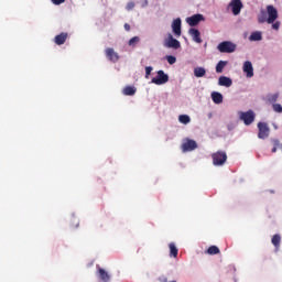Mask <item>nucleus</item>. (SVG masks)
I'll use <instances>...</instances> for the list:
<instances>
[{
    "label": "nucleus",
    "instance_id": "nucleus-1",
    "mask_svg": "<svg viewBox=\"0 0 282 282\" xmlns=\"http://www.w3.org/2000/svg\"><path fill=\"white\" fill-rule=\"evenodd\" d=\"M217 50L220 54H232L237 50V44L230 41H224L217 45Z\"/></svg>",
    "mask_w": 282,
    "mask_h": 282
},
{
    "label": "nucleus",
    "instance_id": "nucleus-2",
    "mask_svg": "<svg viewBox=\"0 0 282 282\" xmlns=\"http://www.w3.org/2000/svg\"><path fill=\"white\" fill-rule=\"evenodd\" d=\"M212 160L214 166H224L226 164V160H228V155L224 151H217L212 154Z\"/></svg>",
    "mask_w": 282,
    "mask_h": 282
},
{
    "label": "nucleus",
    "instance_id": "nucleus-3",
    "mask_svg": "<svg viewBox=\"0 0 282 282\" xmlns=\"http://www.w3.org/2000/svg\"><path fill=\"white\" fill-rule=\"evenodd\" d=\"M163 45L164 47H169L172 50H180V47H182L180 41L175 40V37H173V34L171 33H169L167 39L164 40Z\"/></svg>",
    "mask_w": 282,
    "mask_h": 282
},
{
    "label": "nucleus",
    "instance_id": "nucleus-4",
    "mask_svg": "<svg viewBox=\"0 0 282 282\" xmlns=\"http://www.w3.org/2000/svg\"><path fill=\"white\" fill-rule=\"evenodd\" d=\"M267 14H268L267 23L269 24L274 23V21L279 19V11L272 4L267 6Z\"/></svg>",
    "mask_w": 282,
    "mask_h": 282
},
{
    "label": "nucleus",
    "instance_id": "nucleus-5",
    "mask_svg": "<svg viewBox=\"0 0 282 282\" xmlns=\"http://www.w3.org/2000/svg\"><path fill=\"white\" fill-rule=\"evenodd\" d=\"M258 129H259L258 138L260 140H265V138L270 137V127H268V123L259 122L258 123Z\"/></svg>",
    "mask_w": 282,
    "mask_h": 282
},
{
    "label": "nucleus",
    "instance_id": "nucleus-6",
    "mask_svg": "<svg viewBox=\"0 0 282 282\" xmlns=\"http://www.w3.org/2000/svg\"><path fill=\"white\" fill-rule=\"evenodd\" d=\"M229 8H231V12L235 17H239L241 10H243V2H241V0H231Z\"/></svg>",
    "mask_w": 282,
    "mask_h": 282
},
{
    "label": "nucleus",
    "instance_id": "nucleus-7",
    "mask_svg": "<svg viewBox=\"0 0 282 282\" xmlns=\"http://www.w3.org/2000/svg\"><path fill=\"white\" fill-rule=\"evenodd\" d=\"M169 82V76L164 73V70H158L156 77L152 78L151 83L153 85H166Z\"/></svg>",
    "mask_w": 282,
    "mask_h": 282
},
{
    "label": "nucleus",
    "instance_id": "nucleus-8",
    "mask_svg": "<svg viewBox=\"0 0 282 282\" xmlns=\"http://www.w3.org/2000/svg\"><path fill=\"white\" fill-rule=\"evenodd\" d=\"M240 120H242L243 123L249 127V124L254 122V111L248 110L246 112H240Z\"/></svg>",
    "mask_w": 282,
    "mask_h": 282
},
{
    "label": "nucleus",
    "instance_id": "nucleus-9",
    "mask_svg": "<svg viewBox=\"0 0 282 282\" xmlns=\"http://www.w3.org/2000/svg\"><path fill=\"white\" fill-rule=\"evenodd\" d=\"M197 149V142L193 139H186L182 144L183 153H188V151H195Z\"/></svg>",
    "mask_w": 282,
    "mask_h": 282
},
{
    "label": "nucleus",
    "instance_id": "nucleus-10",
    "mask_svg": "<svg viewBox=\"0 0 282 282\" xmlns=\"http://www.w3.org/2000/svg\"><path fill=\"white\" fill-rule=\"evenodd\" d=\"M200 21H206L203 14H194L186 19V23L191 25V28H195V25H199Z\"/></svg>",
    "mask_w": 282,
    "mask_h": 282
},
{
    "label": "nucleus",
    "instance_id": "nucleus-11",
    "mask_svg": "<svg viewBox=\"0 0 282 282\" xmlns=\"http://www.w3.org/2000/svg\"><path fill=\"white\" fill-rule=\"evenodd\" d=\"M105 54L106 58L111 61V63H118V61H120V55H118V53L112 47L106 48Z\"/></svg>",
    "mask_w": 282,
    "mask_h": 282
},
{
    "label": "nucleus",
    "instance_id": "nucleus-12",
    "mask_svg": "<svg viewBox=\"0 0 282 282\" xmlns=\"http://www.w3.org/2000/svg\"><path fill=\"white\" fill-rule=\"evenodd\" d=\"M243 73L246 74L247 78H252L254 76V68L252 67V62L246 61L243 63Z\"/></svg>",
    "mask_w": 282,
    "mask_h": 282
},
{
    "label": "nucleus",
    "instance_id": "nucleus-13",
    "mask_svg": "<svg viewBox=\"0 0 282 282\" xmlns=\"http://www.w3.org/2000/svg\"><path fill=\"white\" fill-rule=\"evenodd\" d=\"M172 30L175 36H182V19L177 18L173 21Z\"/></svg>",
    "mask_w": 282,
    "mask_h": 282
},
{
    "label": "nucleus",
    "instance_id": "nucleus-14",
    "mask_svg": "<svg viewBox=\"0 0 282 282\" xmlns=\"http://www.w3.org/2000/svg\"><path fill=\"white\" fill-rule=\"evenodd\" d=\"M69 37V34L62 32L54 37L55 45H65V41Z\"/></svg>",
    "mask_w": 282,
    "mask_h": 282
},
{
    "label": "nucleus",
    "instance_id": "nucleus-15",
    "mask_svg": "<svg viewBox=\"0 0 282 282\" xmlns=\"http://www.w3.org/2000/svg\"><path fill=\"white\" fill-rule=\"evenodd\" d=\"M189 36H192L195 43H202V33L197 29H189Z\"/></svg>",
    "mask_w": 282,
    "mask_h": 282
},
{
    "label": "nucleus",
    "instance_id": "nucleus-16",
    "mask_svg": "<svg viewBox=\"0 0 282 282\" xmlns=\"http://www.w3.org/2000/svg\"><path fill=\"white\" fill-rule=\"evenodd\" d=\"M218 85L220 87H232V79L226 76H220L218 79Z\"/></svg>",
    "mask_w": 282,
    "mask_h": 282
},
{
    "label": "nucleus",
    "instance_id": "nucleus-17",
    "mask_svg": "<svg viewBox=\"0 0 282 282\" xmlns=\"http://www.w3.org/2000/svg\"><path fill=\"white\" fill-rule=\"evenodd\" d=\"M98 274H99L100 281H102V282L111 281V276L109 275V273L107 271H105V269L98 267Z\"/></svg>",
    "mask_w": 282,
    "mask_h": 282
},
{
    "label": "nucleus",
    "instance_id": "nucleus-18",
    "mask_svg": "<svg viewBox=\"0 0 282 282\" xmlns=\"http://www.w3.org/2000/svg\"><path fill=\"white\" fill-rule=\"evenodd\" d=\"M212 100L215 105H221V102H224V95H221V93L214 91L212 93Z\"/></svg>",
    "mask_w": 282,
    "mask_h": 282
},
{
    "label": "nucleus",
    "instance_id": "nucleus-19",
    "mask_svg": "<svg viewBox=\"0 0 282 282\" xmlns=\"http://www.w3.org/2000/svg\"><path fill=\"white\" fill-rule=\"evenodd\" d=\"M194 76L196 78H204V76H206V68L204 67L194 68Z\"/></svg>",
    "mask_w": 282,
    "mask_h": 282
},
{
    "label": "nucleus",
    "instance_id": "nucleus-20",
    "mask_svg": "<svg viewBox=\"0 0 282 282\" xmlns=\"http://www.w3.org/2000/svg\"><path fill=\"white\" fill-rule=\"evenodd\" d=\"M258 23H268V13L265 10H261L258 14Z\"/></svg>",
    "mask_w": 282,
    "mask_h": 282
},
{
    "label": "nucleus",
    "instance_id": "nucleus-21",
    "mask_svg": "<svg viewBox=\"0 0 282 282\" xmlns=\"http://www.w3.org/2000/svg\"><path fill=\"white\" fill-rule=\"evenodd\" d=\"M271 243L274 246V248H281V235L275 234L271 239Z\"/></svg>",
    "mask_w": 282,
    "mask_h": 282
},
{
    "label": "nucleus",
    "instance_id": "nucleus-22",
    "mask_svg": "<svg viewBox=\"0 0 282 282\" xmlns=\"http://www.w3.org/2000/svg\"><path fill=\"white\" fill-rule=\"evenodd\" d=\"M169 248H170V257H173L174 259H176L180 250L177 249V247L175 246V243H170L169 245Z\"/></svg>",
    "mask_w": 282,
    "mask_h": 282
},
{
    "label": "nucleus",
    "instance_id": "nucleus-23",
    "mask_svg": "<svg viewBox=\"0 0 282 282\" xmlns=\"http://www.w3.org/2000/svg\"><path fill=\"white\" fill-rule=\"evenodd\" d=\"M135 87L127 86L126 88H123V96H135Z\"/></svg>",
    "mask_w": 282,
    "mask_h": 282
},
{
    "label": "nucleus",
    "instance_id": "nucleus-24",
    "mask_svg": "<svg viewBox=\"0 0 282 282\" xmlns=\"http://www.w3.org/2000/svg\"><path fill=\"white\" fill-rule=\"evenodd\" d=\"M262 39L263 35L259 31L252 32L251 35L249 36V41H262Z\"/></svg>",
    "mask_w": 282,
    "mask_h": 282
},
{
    "label": "nucleus",
    "instance_id": "nucleus-25",
    "mask_svg": "<svg viewBox=\"0 0 282 282\" xmlns=\"http://www.w3.org/2000/svg\"><path fill=\"white\" fill-rule=\"evenodd\" d=\"M226 65H228L227 61H219L216 65V73L221 74V72H224V68L226 67Z\"/></svg>",
    "mask_w": 282,
    "mask_h": 282
},
{
    "label": "nucleus",
    "instance_id": "nucleus-26",
    "mask_svg": "<svg viewBox=\"0 0 282 282\" xmlns=\"http://www.w3.org/2000/svg\"><path fill=\"white\" fill-rule=\"evenodd\" d=\"M178 121L181 124H188V122H191V117L188 115H181L178 116Z\"/></svg>",
    "mask_w": 282,
    "mask_h": 282
},
{
    "label": "nucleus",
    "instance_id": "nucleus-27",
    "mask_svg": "<svg viewBox=\"0 0 282 282\" xmlns=\"http://www.w3.org/2000/svg\"><path fill=\"white\" fill-rule=\"evenodd\" d=\"M271 142L273 145L271 152L276 153V150L279 149V147H281V141L279 139H272Z\"/></svg>",
    "mask_w": 282,
    "mask_h": 282
},
{
    "label": "nucleus",
    "instance_id": "nucleus-28",
    "mask_svg": "<svg viewBox=\"0 0 282 282\" xmlns=\"http://www.w3.org/2000/svg\"><path fill=\"white\" fill-rule=\"evenodd\" d=\"M138 43H140V37L134 36L129 40L128 45H130V47H135V45H138Z\"/></svg>",
    "mask_w": 282,
    "mask_h": 282
},
{
    "label": "nucleus",
    "instance_id": "nucleus-29",
    "mask_svg": "<svg viewBox=\"0 0 282 282\" xmlns=\"http://www.w3.org/2000/svg\"><path fill=\"white\" fill-rule=\"evenodd\" d=\"M207 254H219V248L217 246H210L207 249Z\"/></svg>",
    "mask_w": 282,
    "mask_h": 282
},
{
    "label": "nucleus",
    "instance_id": "nucleus-30",
    "mask_svg": "<svg viewBox=\"0 0 282 282\" xmlns=\"http://www.w3.org/2000/svg\"><path fill=\"white\" fill-rule=\"evenodd\" d=\"M166 61L170 65H175V63H177V58L173 55H167Z\"/></svg>",
    "mask_w": 282,
    "mask_h": 282
},
{
    "label": "nucleus",
    "instance_id": "nucleus-31",
    "mask_svg": "<svg viewBox=\"0 0 282 282\" xmlns=\"http://www.w3.org/2000/svg\"><path fill=\"white\" fill-rule=\"evenodd\" d=\"M272 107L275 113H282V106L280 104H273Z\"/></svg>",
    "mask_w": 282,
    "mask_h": 282
},
{
    "label": "nucleus",
    "instance_id": "nucleus-32",
    "mask_svg": "<svg viewBox=\"0 0 282 282\" xmlns=\"http://www.w3.org/2000/svg\"><path fill=\"white\" fill-rule=\"evenodd\" d=\"M153 72V67L151 66H147L145 67V78L149 79V77L151 76V73Z\"/></svg>",
    "mask_w": 282,
    "mask_h": 282
},
{
    "label": "nucleus",
    "instance_id": "nucleus-33",
    "mask_svg": "<svg viewBox=\"0 0 282 282\" xmlns=\"http://www.w3.org/2000/svg\"><path fill=\"white\" fill-rule=\"evenodd\" d=\"M276 100H279V94H274L269 97V102H276Z\"/></svg>",
    "mask_w": 282,
    "mask_h": 282
},
{
    "label": "nucleus",
    "instance_id": "nucleus-34",
    "mask_svg": "<svg viewBox=\"0 0 282 282\" xmlns=\"http://www.w3.org/2000/svg\"><path fill=\"white\" fill-rule=\"evenodd\" d=\"M271 24L273 30H279L281 28V22H273Z\"/></svg>",
    "mask_w": 282,
    "mask_h": 282
},
{
    "label": "nucleus",
    "instance_id": "nucleus-35",
    "mask_svg": "<svg viewBox=\"0 0 282 282\" xmlns=\"http://www.w3.org/2000/svg\"><path fill=\"white\" fill-rule=\"evenodd\" d=\"M54 6H61V3H65V0H51Z\"/></svg>",
    "mask_w": 282,
    "mask_h": 282
},
{
    "label": "nucleus",
    "instance_id": "nucleus-36",
    "mask_svg": "<svg viewBox=\"0 0 282 282\" xmlns=\"http://www.w3.org/2000/svg\"><path fill=\"white\" fill-rule=\"evenodd\" d=\"M135 8V3L134 2H129L127 4V10H133Z\"/></svg>",
    "mask_w": 282,
    "mask_h": 282
},
{
    "label": "nucleus",
    "instance_id": "nucleus-37",
    "mask_svg": "<svg viewBox=\"0 0 282 282\" xmlns=\"http://www.w3.org/2000/svg\"><path fill=\"white\" fill-rule=\"evenodd\" d=\"M149 6V0H143L141 8H147Z\"/></svg>",
    "mask_w": 282,
    "mask_h": 282
},
{
    "label": "nucleus",
    "instance_id": "nucleus-38",
    "mask_svg": "<svg viewBox=\"0 0 282 282\" xmlns=\"http://www.w3.org/2000/svg\"><path fill=\"white\" fill-rule=\"evenodd\" d=\"M124 30H126V32H129L131 30V25H129V23H126L124 24Z\"/></svg>",
    "mask_w": 282,
    "mask_h": 282
},
{
    "label": "nucleus",
    "instance_id": "nucleus-39",
    "mask_svg": "<svg viewBox=\"0 0 282 282\" xmlns=\"http://www.w3.org/2000/svg\"><path fill=\"white\" fill-rule=\"evenodd\" d=\"M162 282H169V279L164 278V279L162 280ZM170 282H177V281L172 280V281H170Z\"/></svg>",
    "mask_w": 282,
    "mask_h": 282
}]
</instances>
